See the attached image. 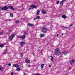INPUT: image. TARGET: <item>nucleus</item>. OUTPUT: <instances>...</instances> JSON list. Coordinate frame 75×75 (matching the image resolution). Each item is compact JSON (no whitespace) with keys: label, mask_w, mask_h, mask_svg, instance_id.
<instances>
[{"label":"nucleus","mask_w":75,"mask_h":75,"mask_svg":"<svg viewBox=\"0 0 75 75\" xmlns=\"http://www.w3.org/2000/svg\"><path fill=\"white\" fill-rule=\"evenodd\" d=\"M55 55L57 56H59V55H61V50L59 49H57L55 50Z\"/></svg>","instance_id":"obj_1"},{"label":"nucleus","mask_w":75,"mask_h":75,"mask_svg":"<svg viewBox=\"0 0 75 75\" xmlns=\"http://www.w3.org/2000/svg\"><path fill=\"white\" fill-rule=\"evenodd\" d=\"M47 31V28L46 26H44L42 28V32L45 33Z\"/></svg>","instance_id":"obj_2"},{"label":"nucleus","mask_w":75,"mask_h":75,"mask_svg":"<svg viewBox=\"0 0 75 75\" xmlns=\"http://www.w3.org/2000/svg\"><path fill=\"white\" fill-rule=\"evenodd\" d=\"M14 36H15V34L14 33H13L12 34V35H11V36L9 38V40H12L13 39V38L14 37Z\"/></svg>","instance_id":"obj_3"},{"label":"nucleus","mask_w":75,"mask_h":75,"mask_svg":"<svg viewBox=\"0 0 75 75\" xmlns=\"http://www.w3.org/2000/svg\"><path fill=\"white\" fill-rule=\"evenodd\" d=\"M7 9H8V7L6 6H5L1 8L2 10H6Z\"/></svg>","instance_id":"obj_4"},{"label":"nucleus","mask_w":75,"mask_h":75,"mask_svg":"<svg viewBox=\"0 0 75 75\" xmlns=\"http://www.w3.org/2000/svg\"><path fill=\"white\" fill-rule=\"evenodd\" d=\"M18 37L19 38H21L22 39H24V38H25V35H23V36H18Z\"/></svg>","instance_id":"obj_5"},{"label":"nucleus","mask_w":75,"mask_h":75,"mask_svg":"<svg viewBox=\"0 0 75 75\" xmlns=\"http://www.w3.org/2000/svg\"><path fill=\"white\" fill-rule=\"evenodd\" d=\"M20 44H21V45L22 47H23L24 44H25V42L23 41L20 42Z\"/></svg>","instance_id":"obj_6"},{"label":"nucleus","mask_w":75,"mask_h":75,"mask_svg":"<svg viewBox=\"0 0 75 75\" xmlns=\"http://www.w3.org/2000/svg\"><path fill=\"white\" fill-rule=\"evenodd\" d=\"M25 62L27 63H30V61L28 59V57H26V59L25 60Z\"/></svg>","instance_id":"obj_7"},{"label":"nucleus","mask_w":75,"mask_h":75,"mask_svg":"<svg viewBox=\"0 0 75 75\" xmlns=\"http://www.w3.org/2000/svg\"><path fill=\"white\" fill-rule=\"evenodd\" d=\"M65 1V0H63L62 1H61L60 2V6H63V4L64 2Z\"/></svg>","instance_id":"obj_8"},{"label":"nucleus","mask_w":75,"mask_h":75,"mask_svg":"<svg viewBox=\"0 0 75 75\" xmlns=\"http://www.w3.org/2000/svg\"><path fill=\"white\" fill-rule=\"evenodd\" d=\"M28 25H29V27H34V24H32L30 23H29L28 24Z\"/></svg>","instance_id":"obj_9"},{"label":"nucleus","mask_w":75,"mask_h":75,"mask_svg":"<svg viewBox=\"0 0 75 75\" xmlns=\"http://www.w3.org/2000/svg\"><path fill=\"white\" fill-rule=\"evenodd\" d=\"M31 7H32V8H37V7L35 5H32L31 6Z\"/></svg>","instance_id":"obj_10"},{"label":"nucleus","mask_w":75,"mask_h":75,"mask_svg":"<svg viewBox=\"0 0 75 75\" xmlns=\"http://www.w3.org/2000/svg\"><path fill=\"white\" fill-rule=\"evenodd\" d=\"M37 11V16H38V15H39V14H40V11L38 9V10Z\"/></svg>","instance_id":"obj_11"},{"label":"nucleus","mask_w":75,"mask_h":75,"mask_svg":"<svg viewBox=\"0 0 75 75\" xmlns=\"http://www.w3.org/2000/svg\"><path fill=\"white\" fill-rule=\"evenodd\" d=\"M75 61L74 60H73V59L71 60L70 62L71 65H72V63H73V62H75Z\"/></svg>","instance_id":"obj_12"},{"label":"nucleus","mask_w":75,"mask_h":75,"mask_svg":"<svg viewBox=\"0 0 75 75\" xmlns=\"http://www.w3.org/2000/svg\"><path fill=\"white\" fill-rule=\"evenodd\" d=\"M63 54H64V55H67V52L65 51H63L62 52Z\"/></svg>","instance_id":"obj_13"},{"label":"nucleus","mask_w":75,"mask_h":75,"mask_svg":"<svg viewBox=\"0 0 75 75\" xmlns=\"http://www.w3.org/2000/svg\"><path fill=\"white\" fill-rule=\"evenodd\" d=\"M13 66L15 67H16V68H18L19 67V65L17 64H15L13 65Z\"/></svg>","instance_id":"obj_14"},{"label":"nucleus","mask_w":75,"mask_h":75,"mask_svg":"<svg viewBox=\"0 0 75 75\" xmlns=\"http://www.w3.org/2000/svg\"><path fill=\"white\" fill-rule=\"evenodd\" d=\"M9 8H10V9H11L12 10H14V8H13V7L12 6H10L9 7Z\"/></svg>","instance_id":"obj_15"},{"label":"nucleus","mask_w":75,"mask_h":75,"mask_svg":"<svg viewBox=\"0 0 75 75\" xmlns=\"http://www.w3.org/2000/svg\"><path fill=\"white\" fill-rule=\"evenodd\" d=\"M62 17L64 18H67V16L65 15H62Z\"/></svg>","instance_id":"obj_16"},{"label":"nucleus","mask_w":75,"mask_h":75,"mask_svg":"<svg viewBox=\"0 0 75 75\" xmlns=\"http://www.w3.org/2000/svg\"><path fill=\"white\" fill-rule=\"evenodd\" d=\"M4 47V44H2L1 45H0V47L1 48H3Z\"/></svg>","instance_id":"obj_17"},{"label":"nucleus","mask_w":75,"mask_h":75,"mask_svg":"<svg viewBox=\"0 0 75 75\" xmlns=\"http://www.w3.org/2000/svg\"><path fill=\"white\" fill-rule=\"evenodd\" d=\"M40 37H43L44 36V34H40Z\"/></svg>","instance_id":"obj_18"},{"label":"nucleus","mask_w":75,"mask_h":75,"mask_svg":"<svg viewBox=\"0 0 75 75\" xmlns=\"http://www.w3.org/2000/svg\"><path fill=\"white\" fill-rule=\"evenodd\" d=\"M44 64H42L41 65V69H43L44 68Z\"/></svg>","instance_id":"obj_19"},{"label":"nucleus","mask_w":75,"mask_h":75,"mask_svg":"<svg viewBox=\"0 0 75 75\" xmlns=\"http://www.w3.org/2000/svg\"><path fill=\"white\" fill-rule=\"evenodd\" d=\"M42 14H47V12L43 10L42 11Z\"/></svg>","instance_id":"obj_20"},{"label":"nucleus","mask_w":75,"mask_h":75,"mask_svg":"<svg viewBox=\"0 0 75 75\" xmlns=\"http://www.w3.org/2000/svg\"><path fill=\"white\" fill-rule=\"evenodd\" d=\"M50 57H51V61H52L54 60V57H52V56H50Z\"/></svg>","instance_id":"obj_21"},{"label":"nucleus","mask_w":75,"mask_h":75,"mask_svg":"<svg viewBox=\"0 0 75 75\" xmlns=\"http://www.w3.org/2000/svg\"><path fill=\"white\" fill-rule=\"evenodd\" d=\"M27 32H24L23 33V35H27Z\"/></svg>","instance_id":"obj_22"},{"label":"nucleus","mask_w":75,"mask_h":75,"mask_svg":"<svg viewBox=\"0 0 75 75\" xmlns=\"http://www.w3.org/2000/svg\"><path fill=\"white\" fill-rule=\"evenodd\" d=\"M10 16L11 17H13V14L12 13H10Z\"/></svg>","instance_id":"obj_23"},{"label":"nucleus","mask_w":75,"mask_h":75,"mask_svg":"<svg viewBox=\"0 0 75 75\" xmlns=\"http://www.w3.org/2000/svg\"><path fill=\"white\" fill-rule=\"evenodd\" d=\"M16 70L17 71H20V68H18L16 69Z\"/></svg>","instance_id":"obj_24"},{"label":"nucleus","mask_w":75,"mask_h":75,"mask_svg":"<svg viewBox=\"0 0 75 75\" xmlns=\"http://www.w3.org/2000/svg\"><path fill=\"white\" fill-rule=\"evenodd\" d=\"M36 18H37V19H40V16H38L36 17Z\"/></svg>","instance_id":"obj_25"},{"label":"nucleus","mask_w":75,"mask_h":75,"mask_svg":"<svg viewBox=\"0 0 75 75\" xmlns=\"http://www.w3.org/2000/svg\"><path fill=\"white\" fill-rule=\"evenodd\" d=\"M20 56L21 57H22L23 56V54L21 53L20 54Z\"/></svg>","instance_id":"obj_26"},{"label":"nucleus","mask_w":75,"mask_h":75,"mask_svg":"<svg viewBox=\"0 0 75 75\" xmlns=\"http://www.w3.org/2000/svg\"><path fill=\"white\" fill-rule=\"evenodd\" d=\"M6 53V51L5 50L3 52V54H5Z\"/></svg>","instance_id":"obj_27"},{"label":"nucleus","mask_w":75,"mask_h":75,"mask_svg":"<svg viewBox=\"0 0 75 75\" xmlns=\"http://www.w3.org/2000/svg\"><path fill=\"white\" fill-rule=\"evenodd\" d=\"M19 23V21L18 20L16 21L15 23Z\"/></svg>","instance_id":"obj_28"},{"label":"nucleus","mask_w":75,"mask_h":75,"mask_svg":"<svg viewBox=\"0 0 75 75\" xmlns=\"http://www.w3.org/2000/svg\"><path fill=\"white\" fill-rule=\"evenodd\" d=\"M59 3V1H57L56 2L57 4H58V3Z\"/></svg>","instance_id":"obj_29"},{"label":"nucleus","mask_w":75,"mask_h":75,"mask_svg":"<svg viewBox=\"0 0 75 75\" xmlns=\"http://www.w3.org/2000/svg\"><path fill=\"white\" fill-rule=\"evenodd\" d=\"M11 75H14V73H13V72H12Z\"/></svg>","instance_id":"obj_30"},{"label":"nucleus","mask_w":75,"mask_h":75,"mask_svg":"<svg viewBox=\"0 0 75 75\" xmlns=\"http://www.w3.org/2000/svg\"><path fill=\"white\" fill-rule=\"evenodd\" d=\"M63 28H68V27H63Z\"/></svg>","instance_id":"obj_31"},{"label":"nucleus","mask_w":75,"mask_h":75,"mask_svg":"<svg viewBox=\"0 0 75 75\" xmlns=\"http://www.w3.org/2000/svg\"><path fill=\"white\" fill-rule=\"evenodd\" d=\"M0 71H2L3 70V68H0Z\"/></svg>","instance_id":"obj_32"},{"label":"nucleus","mask_w":75,"mask_h":75,"mask_svg":"<svg viewBox=\"0 0 75 75\" xmlns=\"http://www.w3.org/2000/svg\"><path fill=\"white\" fill-rule=\"evenodd\" d=\"M8 65L9 66H11V64L9 63V64H8Z\"/></svg>","instance_id":"obj_33"},{"label":"nucleus","mask_w":75,"mask_h":75,"mask_svg":"<svg viewBox=\"0 0 75 75\" xmlns=\"http://www.w3.org/2000/svg\"><path fill=\"white\" fill-rule=\"evenodd\" d=\"M73 25V24H71L70 25V27H71V26H72Z\"/></svg>","instance_id":"obj_34"},{"label":"nucleus","mask_w":75,"mask_h":75,"mask_svg":"<svg viewBox=\"0 0 75 75\" xmlns=\"http://www.w3.org/2000/svg\"><path fill=\"white\" fill-rule=\"evenodd\" d=\"M2 34V33L0 32V35H1Z\"/></svg>","instance_id":"obj_35"},{"label":"nucleus","mask_w":75,"mask_h":75,"mask_svg":"<svg viewBox=\"0 0 75 75\" xmlns=\"http://www.w3.org/2000/svg\"><path fill=\"white\" fill-rule=\"evenodd\" d=\"M31 9L30 8H29V10H31Z\"/></svg>","instance_id":"obj_36"},{"label":"nucleus","mask_w":75,"mask_h":75,"mask_svg":"<svg viewBox=\"0 0 75 75\" xmlns=\"http://www.w3.org/2000/svg\"><path fill=\"white\" fill-rule=\"evenodd\" d=\"M34 20H36V18H34Z\"/></svg>","instance_id":"obj_37"},{"label":"nucleus","mask_w":75,"mask_h":75,"mask_svg":"<svg viewBox=\"0 0 75 75\" xmlns=\"http://www.w3.org/2000/svg\"><path fill=\"white\" fill-rule=\"evenodd\" d=\"M32 54L33 55H34V53H33Z\"/></svg>","instance_id":"obj_38"},{"label":"nucleus","mask_w":75,"mask_h":75,"mask_svg":"<svg viewBox=\"0 0 75 75\" xmlns=\"http://www.w3.org/2000/svg\"><path fill=\"white\" fill-rule=\"evenodd\" d=\"M49 67H51V65H49Z\"/></svg>","instance_id":"obj_39"},{"label":"nucleus","mask_w":75,"mask_h":75,"mask_svg":"<svg viewBox=\"0 0 75 75\" xmlns=\"http://www.w3.org/2000/svg\"><path fill=\"white\" fill-rule=\"evenodd\" d=\"M9 21H11V20H10V19H9Z\"/></svg>","instance_id":"obj_40"},{"label":"nucleus","mask_w":75,"mask_h":75,"mask_svg":"<svg viewBox=\"0 0 75 75\" xmlns=\"http://www.w3.org/2000/svg\"><path fill=\"white\" fill-rule=\"evenodd\" d=\"M58 35H58V34H57V36H58Z\"/></svg>","instance_id":"obj_41"},{"label":"nucleus","mask_w":75,"mask_h":75,"mask_svg":"<svg viewBox=\"0 0 75 75\" xmlns=\"http://www.w3.org/2000/svg\"><path fill=\"white\" fill-rule=\"evenodd\" d=\"M24 75H27V74H24Z\"/></svg>","instance_id":"obj_42"},{"label":"nucleus","mask_w":75,"mask_h":75,"mask_svg":"<svg viewBox=\"0 0 75 75\" xmlns=\"http://www.w3.org/2000/svg\"><path fill=\"white\" fill-rule=\"evenodd\" d=\"M62 35H64V34H62Z\"/></svg>","instance_id":"obj_43"}]
</instances>
